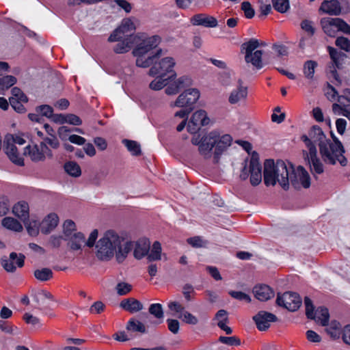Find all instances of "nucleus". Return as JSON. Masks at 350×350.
Masks as SVG:
<instances>
[{"label":"nucleus","instance_id":"f257e3e1","mask_svg":"<svg viewBox=\"0 0 350 350\" xmlns=\"http://www.w3.org/2000/svg\"><path fill=\"white\" fill-rule=\"evenodd\" d=\"M159 36H148L146 33H137L135 36L124 37L118 41L113 51L121 54L128 52L133 44L135 45L133 55L136 57V65L138 67L148 68L152 63L155 55H146L155 49L161 42Z\"/></svg>","mask_w":350,"mask_h":350},{"label":"nucleus","instance_id":"f03ea898","mask_svg":"<svg viewBox=\"0 0 350 350\" xmlns=\"http://www.w3.org/2000/svg\"><path fill=\"white\" fill-rule=\"evenodd\" d=\"M94 245L99 260L107 261L116 254L118 262H123L133 249L132 241H126L113 230L106 231Z\"/></svg>","mask_w":350,"mask_h":350},{"label":"nucleus","instance_id":"7ed1b4c3","mask_svg":"<svg viewBox=\"0 0 350 350\" xmlns=\"http://www.w3.org/2000/svg\"><path fill=\"white\" fill-rule=\"evenodd\" d=\"M293 172L291 163L282 160L274 162L273 159H267L264 163V182L267 186L275 185L278 182L285 190L289 187V182L296 187L297 181L293 179L291 173Z\"/></svg>","mask_w":350,"mask_h":350},{"label":"nucleus","instance_id":"20e7f679","mask_svg":"<svg viewBox=\"0 0 350 350\" xmlns=\"http://www.w3.org/2000/svg\"><path fill=\"white\" fill-rule=\"evenodd\" d=\"M302 141L308 148L306 158L308 161L311 172L313 174H321L324 172V166L321 159L318 157L317 150L314 144L319 145V148L330 142L326 137L323 130L319 126H313L308 133V135L301 136Z\"/></svg>","mask_w":350,"mask_h":350},{"label":"nucleus","instance_id":"39448f33","mask_svg":"<svg viewBox=\"0 0 350 350\" xmlns=\"http://www.w3.org/2000/svg\"><path fill=\"white\" fill-rule=\"evenodd\" d=\"M333 139L334 142L330 141L319 148L321 157L327 164L335 165L338 161L342 166H345L347 160L343 155V146L336 137H333Z\"/></svg>","mask_w":350,"mask_h":350},{"label":"nucleus","instance_id":"423d86ee","mask_svg":"<svg viewBox=\"0 0 350 350\" xmlns=\"http://www.w3.org/2000/svg\"><path fill=\"white\" fill-rule=\"evenodd\" d=\"M162 50L159 49L154 54H149L148 53L146 55V57L148 55H155L152 63L150 65L152 66L148 71V75L152 77H165L167 74H170V75L168 77V79H172L176 76L174 70V68L176 65L175 59L172 57H166L159 59Z\"/></svg>","mask_w":350,"mask_h":350},{"label":"nucleus","instance_id":"0eeeda50","mask_svg":"<svg viewBox=\"0 0 350 350\" xmlns=\"http://www.w3.org/2000/svg\"><path fill=\"white\" fill-rule=\"evenodd\" d=\"M323 32L330 37H335L338 31L350 35V25L340 18L325 17L321 20Z\"/></svg>","mask_w":350,"mask_h":350},{"label":"nucleus","instance_id":"6e6552de","mask_svg":"<svg viewBox=\"0 0 350 350\" xmlns=\"http://www.w3.org/2000/svg\"><path fill=\"white\" fill-rule=\"evenodd\" d=\"M98 230L95 229L92 231L88 240L85 241V237L82 232H74L72 235L66 238L68 240V246L73 251L81 250L85 245L92 247L98 238Z\"/></svg>","mask_w":350,"mask_h":350},{"label":"nucleus","instance_id":"1a4fd4ad","mask_svg":"<svg viewBox=\"0 0 350 350\" xmlns=\"http://www.w3.org/2000/svg\"><path fill=\"white\" fill-rule=\"evenodd\" d=\"M304 304L306 307V314L308 319L314 320L322 326H325L328 324L329 314L326 308L319 307L314 312L312 301L308 297H306L304 299Z\"/></svg>","mask_w":350,"mask_h":350},{"label":"nucleus","instance_id":"9d476101","mask_svg":"<svg viewBox=\"0 0 350 350\" xmlns=\"http://www.w3.org/2000/svg\"><path fill=\"white\" fill-rule=\"evenodd\" d=\"M200 92L196 88L187 89L181 93L171 107H177L191 109H193L194 104L200 98Z\"/></svg>","mask_w":350,"mask_h":350},{"label":"nucleus","instance_id":"9b49d317","mask_svg":"<svg viewBox=\"0 0 350 350\" xmlns=\"http://www.w3.org/2000/svg\"><path fill=\"white\" fill-rule=\"evenodd\" d=\"M276 304L290 311H295L301 306V299L295 293L286 292L282 295L278 294Z\"/></svg>","mask_w":350,"mask_h":350},{"label":"nucleus","instance_id":"f8f14e48","mask_svg":"<svg viewBox=\"0 0 350 350\" xmlns=\"http://www.w3.org/2000/svg\"><path fill=\"white\" fill-rule=\"evenodd\" d=\"M211 133H215L216 135L214 139V160L218 162L220 155L231 145L232 138L230 135L223 134L217 130L212 131Z\"/></svg>","mask_w":350,"mask_h":350},{"label":"nucleus","instance_id":"ddd939ff","mask_svg":"<svg viewBox=\"0 0 350 350\" xmlns=\"http://www.w3.org/2000/svg\"><path fill=\"white\" fill-rule=\"evenodd\" d=\"M135 29V26L131 18H126L122 21L120 25L116 28L108 38V41L113 42L119 41L124 37L134 36L129 33Z\"/></svg>","mask_w":350,"mask_h":350},{"label":"nucleus","instance_id":"4468645a","mask_svg":"<svg viewBox=\"0 0 350 350\" xmlns=\"http://www.w3.org/2000/svg\"><path fill=\"white\" fill-rule=\"evenodd\" d=\"M335 115L343 116L350 120V90H345L338 98V103L332 105Z\"/></svg>","mask_w":350,"mask_h":350},{"label":"nucleus","instance_id":"2eb2a0df","mask_svg":"<svg viewBox=\"0 0 350 350\" xmlns=\"http://www.w3.org/2000/svg\"><path fill=\"white\" fill-rule=\"evenodd\" d=\"M25 258L22 254L12 252L8 258H1V265L6 271L13 273L16 270V267L21 268L24 266Z\"/></svg>","mask_w":350,"mask_h":350},{"label":"nucleus","instance_id":"dca6fc26","mask_svg":"<svg viewBox=\"0 0 350 350\" xmlns=\"http://www.w3.org/2000/svg\"><path fill=\"white\" fill-rule=\"evenodd\" d=\"M13 135L8 134L5 135L3 141L5 154L12 162L18 165L23 166L24 165L23 159L19 155L16 146L13 144Z\"/></svg>","mask_w":350,"mask_h":350},{"label":"nucleus","instance_id":"f3484780","mask_svg":"<svg viewBox=\"0 0 350 350\" xmlns=\"http://www.w3.org/2000/svg\"><path fill=\"white\" fill-rule=\"evenodd\" d=\"M250 183L253 186L259 185L262 180V167L258 161V154L254 152L249 162Z\"/></svg>","mask_w":350,"mask_h":350},{"label":"nucleus","instance_id":"a211bd4d","mask_svg":"<svg viewBox=\"0 0 350 350\" xmlns=\"http://www.w3.org/2000/svg\"><path fill=\"white\" fill-rule=\"evenodd\" d=\"M253 319L259 330L265 331L270 327V323L276 321L278 318L272 313L260 311L253 317Z\"/></svg>","mask_w":350,"mask_h":350},{"label":"nucleus","instance_id":"6ab92c4d","mask_svg":"<svg viewBox=\"0 0 350 350\" xmlns=\"http://www.w3.org/2000/svg\"><path fill=\"white\" fill-rule=\"evenodd\" d=\"M293 179L296 180L297 185L295 188L299 187V184L304 188H308L310 186V178L307 171L301 166H299L296 170L293 169V172L291 173Z\"/></svg>","mask_w":350,"mask_h":350},{"label":"nucleus","instance_id":"aec40b11","mask_svg":"<svg viewBox=\"0 0 350 350\" xmlns=\"http://www.w3.org/2000/svg\"><path fill=\"white\" fill-rule=\"evenodd\" d=\"M247 96V88L242 84V81H238L237 88L233 90L229 96L228 101L230 104H237L239 102L245 100Z\"/></svg>","mask_w":350,"mask_h":350},{"label":"nucleus","instance_id":"412c9836","mask_svg":"<svg viewBox=\"0 0 350 350\" xmlns=\"http://www.w3.org/2000/svg\"><path fill=\"white\" fill-rule=\"evenodd\" d=\"M319 11L329 15L338 16L341 13V7L338 0L323 1L320 6Z\"/></svg>","mask_w":350,"mask_h":350},{"label":"nucleus","instance_id":"4be33fe9","mask_svg":"<svg viewBox=\"0 0 350 350\" xmlns=\"http://www.w3.org/2000/svg\"><path fill=\"white\" fill-rule=\"evenodd\" d=\"M255 297L262 301H267L274 296V292L270 286L266 284L256 285L253 288Z\"/></svg>","mask_w":350,"mask_h":350},{"label":"nucleus","instance_id":"5701e85b","mask_svg":"<svg viewBox=\"0 0 350 350\" xmlns=\"http://www.w3.org/2000/svg\"><path fill=\"white\" fill-rule=\"evenodd\" d=\"M215 133L211 132L202 137V143L198 147L199 152L204 157H208L210 155L211 151L214 147V142H215L214 139H215Z\"/></svg>","mask_w":350,"mask_h":350},{"label":"nucleus","instance_id":"b1692460","mask_svg":"<svg viewBox=\"0 0 350 350\" xmlns=\"http://www.w3.org/2000/svg\"><path fill=\"white\" fill-rule=\"evenodd\" d=\"M191 22L193 25H202L206 27H215L217 25V21L215 18L202 14L193 16Z\"/></svg>","mask_w":350,"mask_h":350},{"label":"nucleus","instance_id":"393cba45","mask_svg":"<svg viewBox=\"0 0 350 350\" xmlns=\"http://www.w3.org/2000/svg\"><path fill=\"white\" fill-rule=\"evenodd\" d=\"M133 248H134L133 256L136 259L140 260L144 256H147L150 251V242L146 239H140L133 243Z\"/></svg>","mask_w":350,"mask_h":350},{"label":"nucleus","instance_id":"a878e982","mask_svg":"<svg viewBox=\"0 0 350 350\" xmlns=\"http://www.w3.org/2000/svg\"><path fill=\"white\" fill-rule=\"evenodd\" d=\"M59 223V217L55 213L49 214L41 224V232L49 234L54 230Z\"/></svg>","mask_w":350,"mask_h":350},{"label":"nucleus","instance_id":"bb28decb","mask_svg":"<svg viewBox=\"0 0 350 350\" xmlns=\"http://www.w3.org/2000/svg\"><path fill=\"white\" fill-rule=\"evenodd\" d=\"M214 319L217 321V326L225 332L226 334H232V329L227 325V323H228V317L226 310L221 309L217 311Z\"/></svg>","mask_w":350,"mask_h":350},{"label":"nucleus","instance_id":"cd10ccee","mask_svg":"<svg viewBox=\"0 0 350 350\" xmlns=\"http://www.w3.org/2000/svg\"><path fill=\"white\" fill-rule=\"evenodd\" d=\"M29 204L25 201L18 202L12 208V213L23 221L29 219Z\"/></svg>","mask_w":350,"mask_h":350},{"label":"nucleus","instance_id":"c85d7f7f","mask_svg":"<svg viewBox=\"0 0 350 350\" xmlns=\"http://www.w3.org/2000/svg\"><path fill=\"white\" fill-rule=\"evenodd\" d=\"M120 306L125 310L131 313L140 311L143 309L142 304L134 298H129L122 300L120 302Z\"/></svg>","mask_w":350,"mask_h":350},{"label":"nucleus","instance_id":"c756f323","mask_svg":"<svg viewBox=\"0 0 350 350\" xmlns=\"http://www.w3.org/2000/svg\"><path fill=\"white\" fill-rule=\"evenodd\" d=\"M262 51L260 50H256L250 54L245 55V60L247 63H251L257 69L262 68Z\"/></svg>","mask_w":350,"mask_h":350},{"label":"nucleus","instance_id":"7c9ffc66","mask_svg":"<svg viewBox=\"0 0 350 350\" xmlns=\"http://www.w3.org/2000/svg\"><path fill=\"white\" fill-rule=\"evenodd\" d=\"M25 154L30 157L33 161H43L44 156L41 151L40 145H34L33 146H27L25 148Z\"/></svg>","mask_w":350,"mask_h":350},{"label":"nucleus","instance_id":"2f4dec72","mask_svg":"<svg viewBox=\"0 0 350 350\" xmlns=\"http://www.w3.org/2000/svg\"><path fill=\"white\" fill-rule=\"evenodd\" d=\"M2 226L14 232H21L23 230V226L16 219L11 217H6L1 221Z\"/></svg>","mask_w":350,"mask_h":350},{"label":"nucleus","instance_id":"473e14b6","mask_svg":"<svg viewBox=\"0 0 350 350\" xmlns=\"http://www.w3.org/2000/svg\"><path fill=\"white\" fill-rule=\"evenodd\" d=\"M190 120L192 123L200 126L207 125L209 122V119L204 110H198L193 113Z\"/></svg>","mask_w":350,"mask_h":350},{"label":"nucleus","instance_id":"72a5a7b5","mask_svg":"<svg viewBox=\"0 0 350 350\" xmlns=\"http://www.w3.org/2000/svg\"><path fill=\"white\" fill-rule=\"evenodd\" d=\"M161 245L159 241L154 242L152 248L147 254V259L149 262L159 260L161 258Z\"/></svg>","mask_w":350,"mask_h":350},{"label":"nucleus","instance_id":"f704fd0d","mask_svg":"<svg viewBox=\"0 0 350 350\" xmlns=\"http://www.w3.org/2000/svg\"><path fill=\"white\" fill-rule=\"evenodd\" d=\"M33 275L38 280L46 282L53 278V273L49 268H42L35 270Z\"/></svg>","mask_w":350,"mask_h":350},{"label":"nucleus","instance_id":"c9c22d12","mask_svg":"<svg viewBox=\"0 0 350 350\" xmlns=\"http://www.w3.org/2000/svg\"><path fill=\"white\" fill-rule=\"evenodd\" d=\"M16 78L12 75H5L0 77V93L2 91L8 90L16 83Z\"/></svg>","mask_w":350,"mask_h":350},{"label":"nucleus","instance_id":"e433bc0d","mask_svg":"<svg viewBox=\"0 0 350 350\" xmlns=\"http://www.w3.org/2000/svg\"><path fill=\"white\" fill-rule=\"evenodd\" d=\"M326 332L333 339H338L341 334V325L336 321H332Z\"/></svg>","mask_w":350,"mask_h":350},{"label":"nucleus","instance_id":"4c0bfd02","mask_svg":"<svg viewBox=\"0 0 350 350\" xmlns=\"http://www.w3.org/2000/svg\"><path fill=\"white\" fill-rule=\"evenodd\" d=\"M126 329L132 332H140L142 334L146 332L145 325L142 322L135 319H131L128 322Z\"/></svg>","mask_w":350,"mask_h":350},{"label":"nucleus","instance_id":"58836bf2","mask_svg":"<svg viewBox=\"0 0 350 350\" xmlns=\"http://www.w3.org/2000/svg\"><path fill=\"white\" fill-rule=\"evenodd\" d=\"M317 66V63L313 60L306 61L304 64V74L306 78L312 79L314 75L315 68Z\"/></svg>","mask_w":350,"mask_h":350},{"label":"nucleus","instance_id":"ea45409f","mask_svg":"<svg viewBox=\"0 0 350 350\" xmlns=\"http://www.w3.org/2000/svg\"><path fill=\"white\" fill-rule=\"evenodd\" d=\"M163 76H157V77L150 83L149 87L153 90H160L167 85L168 80L170 79L165 78Z\"/></svg>","mask_w":350,"mask_h":350},{"label":"nucleus","instance_id":"a19ab883","mask_svg":"<svg viewBox=\"0 0 350 350\" xmlns=\"http://www.w3.org/2000/svg\"><path fill=\"white\" fill-rule=\"evenodd\" d=\"M64 169L68 174L74 177H78L81 174L80 166L73 161L66 163Z\"/></svg>","mask_w":350,"mask_h":350},{"label":"nucleus","instance_id":"79ce46f5","mask_svg":"<svg viewBox=\"0 0 350 350\" xmlns=\"http://www.w3.org/2000/svg\"><path fill=\"white\" fill-rule=\"evenodd\" d=\"M338 67L334 63H331L328 65L326 72L328 78L331 80V81L337 85L341 83L340 79H339L338 75L336 71V68Z\"/></svg>","mask_w":350,"mask_h":350},{"label":"nucleus","instance_id":"37998d69","mask_svg":"<svg viewBox=\"0 0 350 350\" xmlns=\"http://www.w3.org/2000/svg\"><path fill=\"white\" fill-rule=\"evenodd\" d=\"M327 50L332 60V63H334L338 68H339L341 64L340 59H342V58L345 57V55L343 53L338 51L336 49L332 46H328Z\"/></svg>","mask_w":350,"mask_h":350},{"label":"nucleus","instance_id":"c03bdc74","mask_svg":"<svg viewBox=\"0 0 350 350\" xmlns=\"http://www.w3.org/2000/svg\"><path fill=\"white\" fill-rule=\"evenodd\" d=\"M24 223L26 226L27 232L29 235L36 237L38 234L39 226H40V224L38 221H36V220L29 221L28 220L27 221H25Z\"/></svg>","mask_w":350,"mask_h":350},{"label":"nucleus","instance_id":"a18cd8bd","mask_svg":"<svg viewBox=\"0 0 350 350\" xmlns=\"http://www.w3.org/2000/svg\"><path fill=\"white\" fill-rule=\"evenodd\" d=\"M122 142L132 154L139 155L141 154L140 145L137 142L124 139Z\"/></svg>","mask_w":350,"mask_h":350},{"label":"nucleus","instance_id":"49530a36","mask_svg":"<svg viewBox=\"0 0 350 350\" xmlns=\"http://www.w3.org/2000/svg\"><path fill=\"white\" fill-rule=\"evenodd\" d=\"M182 293L187 301H193L196 294L193 286L189 284H186L183 286Z\"/></svg>","mask_w":350,"mask_h":350},{"label":"nucleus","instance_id":"de8ad7c7","mask_svg":"<svg viewBox=\"0 0 350 350\" xmlns=\"http://www.w3.org/2000/svg\"><path fill=\"white\" fill-rule=\"evenodd\" d=\"M260 44L257 39L252 38L248 42L242 44L243 49L245 50V55L254 52L260 46Z\"/></svg>","mask_w":350,"mask_h":350},{"label":"nucleus","instance_id":"09e8293b","mask_svg":"<svg viewBox=\"0 0 350 350\" xmlns=\"http://www.w3.org/2000/svg\"><path fill=\"white\" fill-rule=\"evenodd\" d=\"M178 317L189 325H196L199 323L198 317L188 311H185L183 314L178 315Z\"/></svg>","mask_w":350,"mask_h":350},{"label":"nucleus","instance_id":"8fccbe9b","mask_svg":"<svg viewBox=\"0 0 350 350\" xmlns=\"http://www.w3.org/2000/svg\"><path fill=\"white\" fill-rule=\"evenodd\" d=\"M148 311L150 314L158 319H161L164 317L163 307L160 304H152L149 307Z\"/></svg>","mask_w":350,"mask_h":350},{"label":"nucleus","instance_id":"3c124183","mask_svg":"<svg viewBox=\"0 0 350 350\" xmlns=\"http://www.w3.org/2000/svg\"><path fill=\"white\" fill-rule=\"evenodd\" d=\"M273 7L279 12L284 13L289 8L288 0H272Z\"/></svg>","mask_w":350,"mask_h":350},{"label":"nucleus","instance_id":"603ef678","mask_svg":"<svg viewBox=\"0 0 350 350\" xmlns=\"http://www.w3.org/2000/svg\"><path fill=\"white\" fill-rule=\"evenodd\" d=\"M174 82L178 86V89L179 91L182 89L188 88L192 85V79L187 76L180 77Z\"/></svg>","mask_w":350,"mask_h":350},{"label":"nucleus","instance_id":"864d4df0","mask_svg":"<svg viewBox=\"0 0 350 350\" xmlns=\"http://www.w3.org/2000/svg\"><path fill=\"white\" fill-rule=\"evenodd\" d=\"M301 27L309 36H312L315 33L314 23L311 21L306 19L302 21Z\"/></svg>","mask_w":350,"mask_h":350},{"label":"nucleus","instance_id":"5fc2aeb1","mask_svg":"<svg viewBox=\"0 0 350 350\" xmlns=\"http://www.w3.org/2000/svg\"><path fill=\"white\" fill-rule=\"evenodd\" d=\"M218 340L225 345L230 346H238L241 345V340L236 336H220Z\"/></svg>","mask_w":350,"mask_h":350},{"label":"nucleus","instance_id":"6e6d98bb","mask_svg":"<svg viewBox=\"0 0 350 350\" xmlns=\"http://www.w3.org/2000/svg\"><path fill=\"white\" fill-rule=\"evenodd\" d=\"M116 289L118 295H125L132 290V285L126 282H119L117 284Z\"/></svg>","mask_w":350,"mask_h":350},{"label":"nucleus","instance_id":"4d7b16f0","mask_svg":"<svg viewBox=\"0 0 350 350\" xmlns=\"http://www.w3.org/2000/svg\"><path fill=\"white\" fill-rule=\"evenodd\" d=\"M63 228L64 234L67 238L73 234L72 232L76 230V225L73 221L66 220L64 223Z\"/></svg>","mask_w":350,"mask_h":350},{"label":"nucleus","instance_id":"13d9d810","mask_svg":"<svg viewBox=\"0 0 350 350\" xmlns=\"http://www.w3.org/2000/svg\"><path fill=\"white\" fill-rule=\"evenodd\" d=\"M335 44L341 49L347 52L350 51V40L348 38L343 36L338 37L336 38Z\"/></svg>","mask_w":350,"mask_h":350},{"label":"nucleus","instance_id":"bf43d9fd","mask_svg":"<svg viewBox=\"0 0 350 350\" xmlns=\"http://www.w3.org/2000/svg\"><path fill=\"white\" fill-rule=\"evenodd\" d=\"M168 308L178 315H181L185 311L184 306L178 301H170L167 304Z\"/></svg>","mask_w":350,"mask_h":350},{"label":"nucleus","instance_id":"052dcab7","mask_svg":"<svg viewBox=\"0 0 350 350\" xmlns=\"http://www.w3.org/2000/svg\"><path fill=\"white\" fill-rule=\"evenodd\" d=\"M187 243L193 247H203L207 244V242L200 237H191L187 239Z\"/></svg>","mask_w":350,"mask_h":350},{"label":"nucleus","instance_id":"680f3d73","mask_svg":"<svg viewBox=\"0 0 350 350\" xmlns=\"http://www.w3.org/2000/svg\"><path fill=\"white\" fill-rule=\"evenodd\" d=\"M241 10L244 12L245 16L247 18H252L255 14L254 10L248 1H243L241 3Z\"/></svg>","mask_w":350,"mask_h":350},{"label":"nucleus","instance_id":"e2e57ef3","mask_svg":"<svg viewBox=\"0 0 350 350\" xmlns=\"http://www.w3.org/2000/svg\"><path fill=\"white\" fill-rule=\"evenodd\" d=\"M36 111L43 116L51 118L53 112V109L51 106L48 105H43L37 107Z\"/></svg>","mask_w":350,"mask_h":350},{"label":"nucleus","instance_id":"0e129e2a","mask_svg":"<svg viewBox=\"0 0 350 350\" xmlns=\"http://www.w3.org/2000/svg\"><path fill=\"white\" fill-rule=\"evenodd\" d=\"M229 295L232 297L240 301H245L247 303H250L251 301L250 297L247 294L243 293L241 291H230L229 292Z\"/></svg>","mask_w":350,"mask_h":350},{"label":"nucleus","instance_id":"69168bd1","mask_svg":"<svg viewBox=\"0 0 350 350\" xmlns=\"http://www.w3.org/2000/svg\"><path fill=\"white\" fill-rule=\"evenodd\" d=\"M23 101L20 100V99H17L14 97L10 98V103L12 108L18 113H23L25 111V107L21 103Z\"/></svg>","mask_w":350,"mask_h":350},{"label":"nucleus","instance_id":"338daca9","mask_svg":"<svg viewBox=\"0 0 350 350\" xmlns=\"http://www.w3.org/2000/svg\"><path fill=\"white\" fill-rule=\"evenodd\" d=\"M167 323L168 329L171 332H172L174 334L178 332L180 323L178 320L168 319L167 320Z\"/></svg>","mask_w":350,"mask_h":350},{"label":"nucleus","instance_id":"774afa93","mask_svg":"<svg viewBox=\"0 0 350 350\" xmlns=\"http://www.w3.org/2000/svg\"><path fill=\"white\" fill-rule=\"evenodd\" d=\"M71 131H72V130L70 129H69L68 126H62L58 129L57 134H58L59 137L62 141H66V140L68 139V137H69L68 135Z\"/></svg>","mask_w":350,"mask_h":350}]
</instances>
